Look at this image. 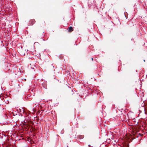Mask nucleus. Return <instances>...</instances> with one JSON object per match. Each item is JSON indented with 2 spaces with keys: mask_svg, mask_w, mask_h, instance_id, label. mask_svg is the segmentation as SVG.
<instances>
[{
  "mask_svg": "<svg viewBox=\"0 0 147 147\" xmlns=\"http://www.w3.org/2000/svg\"><path fill=\"white\" fill-rule=\"evenodd\" d=\"M19 111H20V113L19 112V115H20L21 117H22L20 118L21 122H22L23 123L22 124H20V125H21L22 127L23 126V125H24V123H25V122H24V123H23V121H24V120L25 119V116L23 115V114H24V110L23 109H19Z\"/></svg>",
  "mask_w": 147,
  "mask_h": 147,
  "instance_id": "f257e3e1",
  "label": "nucleus"
},
{
  "mask_svg": "<svg viewBox=\"0 0 147 147\" xmlns=\"http://www.w3.org/2000/svg\"><path fill=\"white\" fill-rule=\"evenodd\" d=\"M144 62H145V60H144Z\"/></svg>",
  "mask_w": 147,
  "mask_h": 147,
  "instance_id": "9d476101",
  "label": "nucleus"
},
{
  "mask_svg": "<svg viewBox=\"0 0 147 147\" xmlns=\"http://www.w3.org/2000/svg\"><path fill=\"white\" fill-rule=\"evenodd\" d=\"M92 60H93V58H92Z\"/></svg>",
  "mask_w": 147,
  "mask_h": 147,
  "instance_id": "1a4fd4ad",
  "label": "nucleus"
},
{
  "mask_svg": "<svg viewBox=\"0 0 147 147\" xmlns=\"http://www.w3.org/2000/svg\"><path fill=\"white\" fill-rule=\"evenodd\" d=\"M32 69H34V67H32Z\"/></svg>",
  "mask_w": 147,
  "mask_h": 147,
  "instance_id": "9b49d317",
  "label": "nucleus"
},
{
  "mask_svg": "<svg viewBox=\"0 0 147 147\" xmlns=\"http://www.w3.org/2000/svg\"><path fill=\"white\" fill-rule=\"evenodd\" d=\"M73 30V28L71 26H70L68 28V31L69 32H71Z\"/></svg>",
  "mask_w": 147,
  "mask_h": 147,
  "instance_id": "20e7f679",
  "label": "nucleus"
},
{
  "mask_svg": "<svg viewBox=\"0 0 147 147\" xmlns=\"http://www.w3.org/2000/svg\"><path fill=\"white\" fill-rule=\"evenodd\" d=\"M21 55H25V54L24 53H21Z\"/></svg>",
  "mask_w": 147,
  "mask_h": 147,
  "instance_id": "0eeeda50",
  "label": "nucleus"
},
{
  "mask_svg": "<svg viewBox=\"0 0 147 147\" xmlns=\"http://www.w3.org/2000/svg\"><path fill=\"white\" fill-rule=\"evenodd\" d=\"M33 124V123L32 121H30V122H28L27 125L28 126L32 127V125Z\"/></svg>",
  "mask_w": 147,
  "mask_h": 147,
  "instance_id": "7ed1b4c3",
  "label": "nucleus"
},
{
  "mask_svg": "<svg viewBox=\"0 0 147 147\" xmlns=\"http://www.w3.org/2000/svg\"><path fill=\"white\" fill-rule=\"evenodd\" d=\"M19 133L20 132H19ZM24 138L23 137V136H22L21 134H20V133H19V141L21 140V139H24Z\"/></svg>",
  "mask_w": 147,
  "mask_h": 147,
  "instance_id": "39448f33",
  "label": "nucleus"
},
{
  "mask_svg": "<svg viewBox=\"0 0 147 147\" xmlns=\"http://www.w3.org/2000/svg\"><path fill=\"white\" fill-rule=\"evenodd\" d=\"M140 135H141V136H142L143 135V134H140Z\"/></svg>",
  "mask_w": 147,
  "mask_h": 147,
  "instance_id": "6e6552de",
  "label": "nucleus"
},
{
  "mask_svg": "<svg viewBox=\"0 0 147 147\" xmlns=\"http://www.w3.org/2000/svg\"><path fill=\"white\" fill-rule=\"evenodd\" d=\"M35 22V20L34 19H32L29 21V24L31 25H32Z\"/></svg>",
  "mask_w": 147,
  "mask_h": 147,
  "instance_id": "f03ea898",
  "label": "nucleus"
},
{
  "mask_svg": "<svg viewBox=\"0 0 147 147\" xmlns=\"http://www.w3.org/2000/svg\"><path fill=\"white\" fill-rule=\"evenodd\" d=\"M42 24L43 25H45V22H43L42 23Z\"/></svg>",
  "mask_w": 147,
  "mask_h": 147,
  "instance_id": "423d86ee",
  "label": "nucleus"
}]
</instances>
